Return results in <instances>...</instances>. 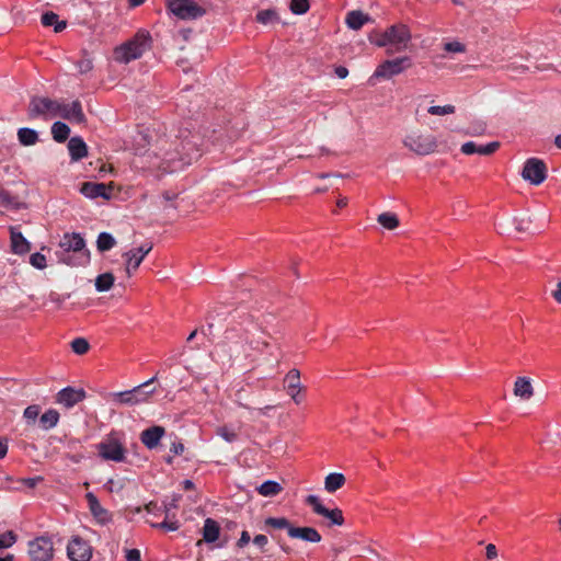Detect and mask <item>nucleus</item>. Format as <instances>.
<instances>
[{"instance_id": "obj_1", "label": "nucleus", "mask_w": 561, "mask_h": 561, "mask_svg": "<svg viewBox=\"0 0 561 561\" xmlns=\"http://www.w3.org/2000/svg\"><path fill=\"white\" fill-rule=\"evenodd\" d=\"M173 145L174 148H171L172 146L168 145L167 140H161L158 148L157 156L161 162L157 167L164 172L180 171L202 156L203 138L198 133H192L188 129L181 130Z\"/></svg>"}, {"instance_id": "obj_2", "label": "nucleus", "mask_w": 561, "mask_h": 561, "mask_svg": "<svg viewBox=\"0 0 561 561\" xmlns=\"http://www.w3.org/2000/svg\"><path fill=\"white\" fill-rule=\"evenodd\" d=\"M261 335L268 334L259 324L249 321L227 329L219 346L230 358L249 357L252 351L262 352L270 345Z\"/></svg>"}, {"instance_id": "obj_3", "label": "nucleus", "mask_w": 561, "mask_h": 561, "mask_svg": "<svg viewBox=\"0 0 561 561\" xmlns=\"http://www.w3.org/2000/svg\"><path fill=\"white\" fill-rule=\"evenodd\" d=\"M151 47V36L146 31H139L131 39L116 47L114 59L122 64L140 58Z\"/></svg>"}, {"instance_id": "obj_4", "label": "nucleus", "mask_w": 561, "mask_h": 561, "mask_svg": "<svg viewBox=\"0 0 561 561\" xmlns=\"http://www.w3.org/2000/svg\"><path fill=\"white\" fill-rule=\"evenodd\" d=\"M156 377L134 387L130 390L114 392L111 394L112 401L119 405H137L148 402L149 398L154 393L156 389L151 387Z\"/></svg>"}, {"instance_id": "obj_5", "label": "nucleus", "mask_w": 561, "mask_h": 561, "mask_svg": "<svg viewBox=\"0 0 561 561\" xmlns=\"http://www.w3.org/2000/svg\"><path fill=\"white\" fill-rule=\"evenodd\" d=\"M411 39V30L407 24L396 23L388 27V56L405 50Z\"/></svg>"}, {"instance_id": "obj_6", "label": "nucleus", "mask_w": 561, "mask_h": 561, "mask_svg": "<svg viewBox=\"0 0 561 561\" xmlns=\"http://www.w3.org/2000/svg\"><path fill=\"white\" fill-rule=\"evenodd\" d=\"M59 102L49 98L33 96L30 101L27 115L28 118L34 119L43 117L49 119L58 116Z\"/></svg>"}, {"instance_id": "obj_7", "label": "nucleus", "mask_w": 561, "mask_h": 561, "mask_svg": "<svg viewBox=\"0 0 561 561\" xmlns=\"http://www.w3.org/2000/svg\"><path fill=\"white\" fill-rule=\"evenodd\" d=\"M100 456L105 460L122 462L125 460V448L116 433L112 432L98 445Z\"/></svg>"}, {"instance_id": "obj_8", "label": "nucleus", "mask_w": 561, "mask_h": 561, "mask_svg": "<svg viewBox=\"0 0 561 561\" xmlns=\"http://www.w3.org/2000/svg\"><path fill=\"white\" fill-rule=\"evenodd\" d=\"M167 7L182 20H193L205 14V10L194 0H167Z\"/></svg>"}, {"instance_id": "obj_9", "label": "nucleus", "mask_w": 561, "mask_h": 561, "mask_svg": "<svg viewBox=\"0 0 561 561\" xmlns=\"http://www.w3.org/2000/svg\"><path fill=\"white\" fill-rule=\"evenodd\" d=\"M522 176L533 185L541 184L547 178L546 163L537 158H529L526 160Z\"/></svg>"}, {"instance_id": "obj_10", "label": "nucleus", "mask_w": 561, "mask_h": 561, "mask_svg": "<svg viewBox=\"0 0 561 561\" xmlns=\"http://www.w3.org/2000/svg\"><path fill=\"white\" fill-rule=\"evenodd\" d=\"M54 547L49 537H37L28 542V556L32 561H49Z\"/></svg>"}, {"instance_id": "obj_11", "label": "nucleus", "mask_w": 561, "mask_h": 561, "mask_svg": "<svg viewBox=\"0 0 561 561\" xmlns=\"http://www.w3.org/2000/svg\"><path fill=\"white\" fill-rule=\"evenodd\" d=\"M404 144L417 154H430L434 152L437 147L435 137L430 134L408 136Z\"/></svg>"}, {"instance_id": "obj_12", "label": "nucleus", "mask_w": 561, "mask_h": 561, "mask_svg": "<svg viewBox=\"0 0 561 561\" xmlns=\"http://www.w3.org/2000/svg\"><path fill=\"white\" fill-rule=\"evenodd\" d=\"M67 554L71 561H89L92 557V549L82 538L73 537L67 546Z\"/></svg>"}, {"instance_id": "obj_13", "label": "nucleus", "mask_w": 561, "mask_h": 561, "mask_svg": "<svg viewBox=\"0 0 561 561\" xmlns=\"http://www.w3.org/2000/svg\"><path fill=\"white\" fill-rule=\"evenodd\" d=\"M152 250L151 243H145L137 249L129 250L123 254L126 259V273L128 276L131 275L134 271H136L145 256Z\"/></svg>"}, {"instance_id": "obj_14", "label": "nucleus", "mask_w": 561, "mask_h": 561, "mask_svg": "<svg viewBox=\"0 0 561 561\" xmlns=\"http://www.w3.org/2000/svg\"><path fill=\"white\" fill-rule=\"evenodd\" d=\"M60 251L58 253L81 254V252H89L85 249L84 239L79 233H66L59 242Z\"/></svg>"}, {"instance_id": "obj_15", "label": "nucleus", "mask_w": 561, "mask_h": 561, "mask_svg": "<svg viewBox=\"0 0 561 561\" xmlns=\"http://www.w3.org/2000/svg\"><path fill=\"white\" fill-rule=\"evenodd\" d=\"M84 398L85 391L83 389L66 387L57 393L56 401L65 408L70 409L81 402Z\"/></svg>"}, {"instance_id": "obj_16", "label": "nucleus", "mask_w": 561, "mask_h": 561, "mask_svg": "<svg viewBox=\"0 0 561 561\" xmlns=\"http://www.w3.org/2000/svg\"><path fill=\"white\" fill-rule=\"evenodd\" d=\"M113 185L105 183L85 182L80 192L88 198L103 197L108 199L112 195Z\"/></svg>"}, {"instance_id": "obj_17", "label": "nucleus", "mask_w": 561, "mask_h": 561, "mask_svg": "<svg viewBox=\"0 0 561 561\" xmlns=\"http://www.w3.org/2000/svg\"><path fill=\"white\" fill-rule=\"evenodd\" d=\"M58 116L76 123H83L85 121V116L79 101H73L69 104L59 102Z\"/></svg>"}, {"instance_id": "obj_18", "label": "nucleus", "mask_w": 561, "mask_h": 561, "mask_svg": "<svg viewBox=\"0 0 561 561\" xmlns=\"http://www.w3.org/2000/svg\"><path fill=\"white\" fill-rule=\"evenodd\" d=\"M85 497L90 512L99 524L105 525L112 520L111 513L100 504L98 497L92 492H89Z\"/></svg>"}, {"instance_id": "obj_19", "label": "nucleus", "mask_w": 561, "mask_h": 561, "mask_svg": "<svg viewBox=\"0 0 561 561\" xmlns=\"http://www.w3.org/2000/svg\"><path fill=\"white\" fill-rule=\"evenodd\" d=\"M413 66V60L408 55L398 57L388 56V78L398 76L409 70Z\"/></svg>"}, {"instance_id": "obj_20", "label": "nucleus", "mask_w": 561, "mask_h": 561, "mask_svg": "<svg viewBox=\"0 0 561 561\" xmlns=\"http://www.w3.org/2000/svg\"><path fill=\"white\" fill-rule=\"evenodd\" d=\"M165 430L162 426L153 425L151 427L146 428L140 434V440L141 443L148 448V449H154L161 438L164 436Z\"/></svg>"}, {"instance_id": "obj_21", "label": "nucleus", "mask_w": 561, "mask_h": 561, "mask_svg": "<svg viewBox=\"0 0 561 561\" xmlns=\"http://www.w3.org/2000/svg\"><path fill=\"white\" fill-rule=\"evenodd\" d=\"M500 148V142L492 141L485 145H478L474 141L465 142L461 146V152L465 154L478 153L481 156H490Z\"/></svg>"}, {"instance_id": "obj_22", "label": "nucleus", "mask_w": 561, "mask_h": 561, "mask_svg": "<svg viewBox=\"0 0 561 561\" xmlns=\"http://www.w3.org/2000/svg\"><path fill=\"white\" fill-rule=\"evenodd\" d=\"M289 537L294 539H301L310 543L321 541V535L313 527H296L293 525L289 529Z\"/></svg>"}, {"instance_id": "obj_23", "label": "nucleus", "mask_w": 561, "mask_h": 561, "mask_svg": "<svg viewBox=\"0 0 561 561\" xmlns=\"http://www.w3.org/2000/svg\"><path fill=\"white\" fill-rule=\"evenodd\" d=\"M284 381L286 383L287 393L296 403H299L298 393L301 390L300 371L298 369H290L285 376Z\"/></svg>"}, {"instance_id": "obj_24", "label": "nucleus", "mask_w": 561, "mask_h": 561, "mask_svg": "<svg viewBox=\"0 0 561 561\" xmlns=\"http://www.w3.org/2000/svg\"><path fill=\"white\" fill-rule=\"evenodd\" d=\"M11 249L15 254H25L31 250L30 242L15 227H10Z\"/></svg>"}, {"instance_id": "obj_25", "label": "nucleus", "mask_w": 561, "mask_h": 561, "mask_svg": "<svg viewBox=\"0 0 561 561\" xmlns=\"http://www.w3.org/2000/svg\"><path fill=\"white\" fill-rule=\"evenodd\" d=\"M68 150L72 161H79L88 154V147L81 137L70 138Z\"/></svg>"}, {"instance_id": "obj_26", "label": "nucleus", "mask_w": 561, "mask_h": 561, "mask_svg": "<svg viewBox=\"0 0 561 561\" xmlns=\"http://www.w3.org/2000/svg\"><path fill=\"white\" fill-rule=\"evenodd\" d=\"M514 394L524 400H529L534 396L530 379L527 377H517L514 382Z\"/></svg>"}, {"instance_id": "obj_27", "label": "nucleus", "mask_w": 561, "mask_h": 561, "mask_svg": "<svg viewBox=\"0 0 561 561\" xmlns=\"http://www.w3.org/2000/svg\"><path fill=\"white\" fill-rule=\"evenodd\" d=\"M59 261L70 266L85 265L90 261L89 252H81V254L70 253H57Z\"/></svg>"}, {"instance_id": "obj_28", "label": "nucleus", "mask_w": 561, "mask_h": 561, "mask_svg": "<svg viewBox=\"0 0 561 561\" xmlns=\"http://www.w3.org/2000/svg\"><path fill=\"white\" fill-rule=\"evenodd\" d=\"M370 18L359 10L350 11L346 14L345 23L352 30H359Z\"/></svg>"}, {"instance_id": "obj_29", "label": "nucleus", "mask_w": 561, "mask_h": 561, "mask_svg": "<svg viewBox=\"0 0 561 561\" xmlns=\"http://www.w3.org/2000/svg\"><path fill=\"white\" fill-rule=\"evenodd\" d=\"M220 527L213 518L205 519L203 527V538L206 542H215L219 538Z\"/></svg>"}, {"instance_id": "obj_30", "label": "nucleus", "mask_w": 561, "mask_h": 561, "mask_svg": "<svg viewBox=\"0 0 561 561\" xmlns=\"http://www.w3.org/2000/svg\"><path fill=\"white\" fill-rule=\"evenodd\" d=\"M345 477L343 473L332 472L324 479V489L329 493H334L345 484Z\"/></svg>"}, {"instance_id": "obj_31", "label": "nucleus", "mask_w": 561, "mask_h": 561, "mask_svg": "<svg viewBox=\"0 0 561 561\" xmlns=\"http://www.w3.org/2000/svg\"><path fill=\"white\" fill-rule=\"evenodd\" d=\"M18 139L23 146H33L38 141V134L32 128L23 127L18 130Z\"/></svg>"}, {"instance_id": "obj_32", "label": "nucleus", "mask_w": 561, "mask_h": 561, "mask_svg": "<svg viewBox=\"0 0 561 561\" xmlns=\"http://www.w3.org/2000/svg\"><path fill=\"white\" fill-rule=\"evenodd\" d=\"M51 135L55 141L64 142L70 135V128L62 122H55L51 126Z\"/></svg>"}, {"instance_id": "obj_33", "label": "nucleus", "mask_w": 561, "mask_h": 561, "mask_svg": "<svg viewBox=\"0 0 561 561\" xmlns=\"http://www.w3.org/2000/svg\"><path fill=\"white\" fill-rule=\"evenodd\" d=\"M256 490H257L259 494L267 497V496H275L278 493H280L283 490V486L276 481L267 480V481L263 482Z\"/></svg>"}, {"instance_id": "obj_34", "label": "nucleus", "mask_w": 561, "mask_h": 561, "mask_svg": "<svg viewBox=\"0 0 561 561\" xmlns=\"http://www.w3.org/2000/svg\"><path fill=\"white\" fill-rule=\"evenodd\" d=\"M59 421V413L54 410H47L39 419V423L44 430H50L57 425Z\"/></svg>"}, {"instance_id": "obj_35", "label": "nucleus", "mask_w": 561, "mask_h": 561, "mask_svg": "<svg viewBox=\"0 0 561 561\" xmlns=\"http://www.w3.org/2000/svg\"><path fill=\"white\" fill-rule=\"evenodd\" d=\"M115 277L112 273H104L95 278V288L98 291H107L112 288Z\"/></svg>"}, {"instance_id": "obj_36", "label": "nucleus", "mask_w": 561, "mask_h": 561, "mask_svg": "<svg viewBox=\"0 0 561 561\" xmlns=\"http://www.w3.org/2000/svg\"><path fill=\"white\" fill-rule=\"evenodd\" d=\"M116 244L114 237L108 232H101L96 240V248L100 252L111 250Z\"/></svg>"}, {"instance_id": "obj_37", "label": "nucleus", "mask_w": 561, "mask_h": 561, "mask_svg": "<svg viewBox=\"0 0 561 561\" xmlns=\"http://www.w3.org/2000/svg\"><path fill=\"white\" fill-rule=\"evenodd\" d=\"M265 526L274 529H286L289 535V529L293 527L290 522L285 517H268L265 519Z\"/></svg>"}, {"instance_id": "obj_38", "label": "nucleus", "mask_w": 561, "mask_h": 561, "mask_svg": "<svg viewBox=\"0 0 561 561\" xmlns=\"http://www.w3.org/2000/svg\"><path fill=\"white\" fill-rule=\"evenodd\" d=\"M320 515L330 519L333 525L341 526L344 523L342 511L339 508L329 510L325 507L320 511Z\"/></svg>"}, {"instance_id": "obj_39", "label": "nucleus", "mask_w": 561, "mask_h": 561, "mask_svg": "<svg viewBox=\"0 0 561 561\" xmlns=\"http://www.w3.org/2000/svg\"><path fill=\"white\" fill-rule=\"evenodd\" d=\"M278 20L277 12L272 9L262 10L256 14V21L264 25L276 22Z\"/></svg>"}, {"instance_id": "obj_40", "label": "nucleus", "mask_w": 561, "mask_h": 561, "mask_svg": "<svg viewBox=\"0 0 561 561\" xmlns=\"http://www.w3.org/2000/svg\"><path fill=\"white\" fill-rule=\"evenodd\" d=\"M216 433L218 436H220L222 439H225L228 443H232V442L237 440V438H238V433L234 430L228 427L227 425L218 427L216 430Z\"/></svg>"}, {"instance_id": "obj_41", "label": "nucleus", "mask_w": 561, "mask_h": 561, "mask_svg": "<svg viewBox=\"0 0 561 561\" xmlns=\"http://www.w3.org/2000/svg\"><path fill=\"white\" fill-rule=\"evenodd\" d=\"M0 206L18 208L19 202L15 197L11 196L9 192L0 187Z\"/></svg>"}, {"instance_id": "obj_42", "label": "nucleus", "mask_w": 561, "mask_h": 561, "mask_svg": "<svg viewBox=\"0 0 561 561\" xmlns=\"http://www.w3.org/2000/svg\"><path fill=\"white\" fill-rule=\"evenodd\" d=\"M71 348L76 354L83 355L89 351L90 345L85 339L77 337L71 342Z\"/></svg>"}, {"instance_id": "obj_43", "label": "nucleus", "mask_w": 561, "mask_h": 561, "mask_svg": "<svg viewBox=\"0 0 561 561\" xmlns=\"http://www.w3.org/2000/svg\"><path fill=\"white\" fill-rule=\"evenodd\" d=\"M455 111H456V108L451 104L444 105V106L433 105V106H430L427 110V112L431 115H448V114H454Z\"/></svg>"}, {"instance_id": "obj_44", "label": "nucleus", "mask_w": 561, "mask_h": 561, "mask_svg": "<svg viewBox=\"0 0 561 561\" xmlns=\"http://www.w3.org/2000/svg\"><path fill=\"white\" fill-rule=\"evenodd\" d=\"M290 10L295 14H304L309 10L308 0H291Z\"/></svg>"}, {"instance_id": "obj_45", "label": "nucleus", "mask_w": 561, "mask_h": 561, "mask_svg": "<svg viewBox=\"0 0 561 561\" xmlns=\"http://www.w3.org/2000/svg\"><path fill=\"white\" fill-rule=\"evenodd\" d=\"M30 263L32 266L38 270H44L46 267V257L39 252L33 253L30 256Z\"/></svg>"}, {"instance_id": "obj_46", "label": "nucleus", "mask_w": 561, "mask_h": 561, "mask_svg": "<svg viewBox=\"0 0 561 561\" xmlns=\"http://www.w3.org/2000/svg\"><path fill=\"white\" fill-rule=\"evenodd\" d=\"M16 540V536L13 531H7L4 534H0V549L11 547Z\"/></svg>"}, {"instance_id": "obj_47", "label": "nucleus", "mask_w": 561, "mask_h": 561, "mask_svg": "<svg viewBox=\"0 0 561 561\" xmlns=\"http://www.w3.org/2000/svg\"><path fill=\"white\" fill-rule=\"evenodd\" d=\"M385 77H386V61L381 62L377 67L376 71L368 79V84L369 85H375L378 79H381V78H385Z\"/></svg>"}, {"instance_id": "obj_48", "label": "nucleus", "mask_w": 561, "mask_h": 561, "mask_svg": "<svg viewBox=\"0 0 561 561\" xmlns=\"http://www.w3.org/2000/svg\"><path fill=\"white\" fill-rule=\"evenodd\" d=\"M39 414V407L36 404L28 405L23 413V416L26 419L27 422L34 423Z\"/></svg>"}, {"instance_id": "obj_49", "label": "nucleus", "mask_w": 561, "mask_h": 561, "mask_svg": "<svg viewBox=\"0 0 561 561\" xmlns=\"http://www.w3.org/2000/svg\"><path fill=\"white\" fill-rule=\"evenodd\" d=\"M306 502L312 506L316 514L320 515V511L324 510L325 506L322 505L319 497L317 495H308Z\"/></svg>"}, {"instance_id": "obj_50", "label": "nucleus", "mask_w": 561, "mask_h": 561, "mask_svg": "<svg viewBox=\"0 0 561 561\" xmlns=\"http://www.w3.org/2000/svg\"><path fill=\"white\" fill-rule=\"evenodd\" d=\"M444 49L448 53H463L466 50V47L460 42L454 41L446 43L444 45Z\"/></svg>"}, {"instance_id": "obj_51", "label": "nucleus", "mask_w": 561, "mask_h": 561, "mask_svg": "<svg viewBox=\"0 0 561 561\" xmlns=\"http://www.w3.org/2000/svg\"><path fill=\"white\" fill-rule=\"evenodd\" d=\"M58 21V15L54 12H46L42 15V24L44 26H51Z\"/></svg>"}, {"instance_id": "obj_52", "label": "nucleus", "mask_w": 561, "mask_h": 561, "mask_svg": "<svg viewBox=\"0 0 561 561\" xmlns=\"http://www.w3.org/2000/svg\"><path fill=\"white\" fill-rule=\"evenodd\" d=\"M152 526L161 528V529L170 530V531H174V530L179 529L178 522H168L167 519L160 524H152Z\"/></svg>"}, {"instance_id": "obj_53", "label": "nucleus", "mask_w": 561, "mask_h": 561, "mask_svg": "<svg viewBox=\"0 0 561 561\" xmlns=\"http://www.w3.org/2000/svg\"><path fill=\"white\" fill-rule=\"evenodd\" d=\"M369 41L379 47L386 46V33L370 34Z\"/></svg>"}, {"instance_id": "obj_54", "label": "nucleus", "mask_w": 561, "mask_h": 561, "mask_svg": "<svg viewBox=\"0 0 561 561\" xmlns=\"http://www.w3.org/2000/svg\"><path fill=\"white\" fill-rule=\"evenodd\" d=\"M78 68L81 73H87L93 68L92 60L90 58L81 59L78 62Z\"/></svg>"}, {"instance_id": "obj_55", "label": "nucleus", "mask_w": 561, "mask_h": 561, "mask_svg": "<svg viewBox=\"0 0 561 561\" xmlns=\"http://www.w3.org/2000/svg\"><path fill=\"white\" fill-rule=\"evenodd\" d=\"M126 561H141L140 551L138 549H127Z\"/></svg>"}, {"instance_id": "obj_56", "label": "nucleus", "mask_w": 561, "mask_h": 561, "mask_svg": "<svg viewBox=\"0 0 561 561\" xmlns=\"http://www.w3.org/2000/svg\"><path fill=\"white\" fill-rule=\"evenodd\" d=\"M268 539L265 535H256L253 538V543L257 546L261 550H264L265 546L267 545Z\"/></svg>"}, {"instance_id": "obj_57", "label": "nucleus", "mask_w": 561, "mask_h": 561, "mask_svg": "<svg viewBox=\"0 0 561 561\" xmlns=\"http://www.w3.org/2000/svg\"><path fill=\"white\" fill-rule=\"evenodd\" d=\"M485 556L489 560H493L497 557V549L495 545L489 543L485 547Z\"/></svg>"}, {"instance_id": "obj_58", "label": "nucleus", "mask_w": 561, "mask_h": 561, "mask_svg": "<svg viewBox=\"0 0 561 561\" xmlns=\"http://www.w3.org/2000/svg\"><path fill=\"white\" fill-rule=\"evenodd\" d=\"M170 451L173 455H182L184 451V445L180 440L174 442V443H172V445L170 447Z\"/></svg>"}, {"instance_id": "obj_59", "label": "nucleus", "mask_w": 561, "mask_h": 561, "mask_svg": "<svg viewBox=\"0 0 561 561\" xmlns=\"http://www.w3.org/2000/svg\"><path fill=\"white\" fill-rule=\"evenodd\" d=\"M399 226V218L396 214L388 213V230L396 229Z\"/></svg>"}, {"instance_id": "obj_60", "label": "nucleus", "mask_w": 561, "mask_h": 561, "mask_svg": "<svg viewBox=\"0 0 561 561\" xmlns=\"http://www.w3.org/2000/svg\"><path fill=\"white\" fill-rule=\"evenodd\" d=\"M250 539H251V538H250L249 533H248V531H245V530H243V531L241 533V536H240V538H239L238 542H237V546H238L239 548H243L244 546H247V545L250 542Z\"/></svg>"}, {"instance_id": "obj_61", "label": "nucleus", "mask_w": 561, "mask_h": 561, "mask_svg": "<svg viewBox=\"0 0 561 561\" xmlns=\"http://www.w3.org/2000/svg\"><path fill=\"white\" fill-rule=\"evenodd\" d=\"M43 479L41 477H34V478H26V479H23L22 482L30 489H33L37 485V483L39 481H42Z\"/></svg>"}, {"instance_id": "obj_62", "label": "nucleus", "mask_w": 561, "mask_h": 561, "mask_svg": "<svg viewBox=\"0 0 561 561\" xmlns=\"http://www.w3.org/2000/svg\"><path fill=\"white\" fill-rule=\"evenodd\" d=\"M552 298L561 304V280L557 283L556 289L551 294Z\"/></svg>"}, {"instance_id": "obj_63", "label": "nucleus", "mask_w": 561, "mask_h": 561, "mask_svg": "<svg viewBox=\"0 0 561 561\" xmlns=\"http://www.w3.org/2000/svg\"><path fill=\"white\" fill-rule=\"evenodd\" d=\"M334 72L340 79H345L348 76V70L344 66L336 67Z\"/></svg>"}, {"instance_id": "obj_64", "label": "nucleus", "mask_w": 561, "mask_h": 561, "mask_svg": "<svg viewBox=\"0 0 561 561\" xmlns=\"http://www.w3.org/2000/svg\"><path fill=\"white\" fill-rule=\"evenodd\" d=\"M67 26L66 21H57L54 25L55 32L59 33L64 31Z\"/></svg>"}]
</instances>
